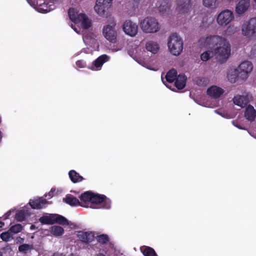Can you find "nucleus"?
Returning a JSON list of instances; mask_svg holds the SVG:
<instances>
[{
	"mask_svg": "<svg viewBox=\"0 0 256 256\" xmlns=\"http://www.w3.org/2000/svg\"><path fill=\"white\" fill-rule=\"evenodd\" d=\"M200 44L209 47L213 50H207L200 56L202 61H207L215 56L221 63L226 62L230 54V45L225 38L218 36H210L206 38H201L199 40Z\"/></svg>",
	"mask_w": 256,
	"mask_h": 256,
	"instance_id": "1",
	"label": "nucleus"
},
{
	"mask_svg": "<svg viewBox=\"0 0 256 256\" xmlns=\"http://www.w3.org/2000/svg\"><path fill=\"white\" fill-rule=\"evenodd\" d=\"M168 46L170 53L178 56L183 50V41L176 33H173L168 38Z\"/></svg>",
	"mask_w": 256,
	"mask_h": 256,
	"instance_id": "2",
	"label": "nucleus"
},
{
	"mask_svg": "<svg viewBox=\"0 0 256 256\" xmlns=\"http://www.w3.org/2000/svg\"><path fill=\"white\" fill-rule=\"evenodd\" d=\"M140 27L146 33H155L160 30L158 20L152 17H146L140 23Z\"/></svg>",
	"mask_w": 256,
	"mask_h": 256,
	"instance_id": "3",
	"label": "nucleus"
},
{
	"mask_svg": "<svg viewBox=\"0 0 256 256\" xmlns=\"http://www.w3.org/2000/svg\"><path fill=\"white\" fill-rule=\"evenodd\" d=\"M242 32L244 36H256V18L246 21L242 26Z\"/></svg>",
	"mask_w": 256,
	"mask_h": 256,
	"instance_id": "4",
	"label": "nucleus"
},
{
	"mask_svg": "<svg viewBox=\"0 0 256 256\" xmlns=\"http://www.w3.org/2000/svg\"><path fill=\"white\" fill-rule=\"evenodd\" d=\"M234 19V14L230 10H225L220 12L218 16L216 21L221 26H226Z\"/></svg>",
	"mask_w": 256,
	"mask_h": 256,
	"instance_id": "5",
	"label": "nucleus"
},
{
	"mask_svg": "<svg viewBox=\"0 0 256 256\" xmlns=\"http://www.w3.org/2000/svg\"><path fill=\"white\" fill-rule=\"evenodd\" d=\"M116 24V22H112L110 25L104 26L102 29L104 36L112 42H115L116 38V32L114 30Z\"/></svg>",
	"mask_w": 256,
	"mask_h": 256,
	"instance_id": "6",
	"label": "nucleus"
},
{
	"mask_svg": "<svg viewBox=\"0 0 256 256\" xmlns=\"http://www.w3.org/2000/svg\"><path fill=\"white\" fill-rule=\"evenodd\" d=\"M253 68L252 64L248 61L245 60L242 62L237 68L240 72V77L242 80H246L248 76V74L252 71Z\"/></svg>",
	"mask_w": 256,
	"mask_h": 256,
	"instance_id": "7",
	"label": "nucleus"
},
{
	"mask_svg": "<svg viewBox=\"0 0 256 256\" xmlns=\"http://www.w3.org/2000/svg\"><path fill=\"white\" fill-rule=\"evenodd\" d=\"M112 0H96L94 10L100 16H104L112 4Z\"/></svg>",
	"mask_w": 256,
	"mask_h": 256,
	"instance_id": "8",
	"label": "nucleus"
},
{
	"mask_svg": "<svg viewBox=\"0 0 256 256\" xmlns=\"http://www.w3.org/2000/svg\"><path fill=\"white\" fill-rule=\"evenodd\" d=\"M122 28L124 32L131 36H134L138 33V25L130 20L124 22Z\"/></svg>",
	"mask_w": 256,
	"mask_h": 256,
	"instance_id": "9",
	"label": "nucleus"
},
{
	"mask_svg": "<svg viewBox=\"0 0 256 256\" xmlns=\"http://www.w3.org/2000/svg\"><path fill=\"white\" fill-rule=\"evenodd\" d=\"M48 202L43 198H38L34 200H30L29 204L32 208L40 210L46 207Z\"/></svg>",
	"mask_w": 256,
	"mask_h": 256,
	"instance_id": "10",
	"label": "nucleus"
},
{
	"mask_svg": "<svg viewBox=\"0 0 256 256\" xmlns=\"http://www.w3.org/2000/svg\"><path fill=\"white\" fill-rule=\"evenodd\" d=\"M77 236L80 240L86 243L89 244L94 240V234L91 232L79 231L78 232Z\"/></svg>",
	"mask_w": 256,
	"mask_h": 256,
	"instance_id": "11",
	"label": "nucleus"
},
{
	"mask_svg": "<svg viewBox=\"0 0 256 256\" xmlns=\"http://www.w3.org/2000/svg\"><path fill=\"white\" fill-rule=\"evenodd\" d=\"M176 10L180 13L187 12L191 7L190 0H176Z\"/></svg>",
	"mask_w": 256,
	"mask_h": 256,
	"instance_id": "12",
	"label": "nucleus"
},
{
	"mask_svg": "<svg viewBox=\"0 0 256 256\" xmlns=\"http://www.w3.org/2000/svg\"><path fill=\"white\" fill-rule=\"evenodd\" d=\"M206 92L208 95L214 98H218L224 92V90L220 87L213 86L207 90Z\"/></svg>",
	"mask_w": 256,
	"mask_h": 256,
	"instance_id": "13",
	"label": "nucleus"
},
{
	"mask_svg": "<svg viewBox=\"0 0 256 256\" xmlns=\"http://www.w3.org/2000/svg\"><path fill=\"white\" fill-rule=\"evenodd\" d=\"M250 6V2L248 0H241L236 4V12L238 14H242L247 10Z\"/></svg>",
	"mask_w": 256,
	"mask_h": 256,
	"instance_id": "14",
	"label": "nucleus"
},
{
	"mask_svg": "<svg viewBox=\"0 0 256 256\" xmlns=\"http://www.w3.org/2000/svg\"><path fill=\"white\" fill-rule=\"evenodd\" d=\"M63 202L70 206H85L84 204H80V201L76 198L70 194H68L66 197L63 198Z\"/></svg>",
	"mask_w": 256,
	"mask_h": 256,
	"instance_id": "15",
	"label": "nucleus"
},
{
	"mask_svg": "<svg viewBox=\"0 0 256 256\" xmlns=\"http://www.w3.org/2000/svg\"><path fill=\"white\" fill-rule=\"evenodd\" d=\"M81 22L82 27L84 29H88L92 26L90 20L88 16L83 13L79 14L78 23Z\"/></svg>",
	"mask_w": 256,
	"mask_h": 256,
	"instance_id": "16",
	"label": "nucleus"
},
{
	"mask_svg": "<svg viewBox=\"0 0 256 256\" xmlns=\"http://www.w3.org/2000/svg\"><path fill=\"white\" fill-rule=\"evenodd\" d=\"M186 78L183 74L178 75L175 80L176 87L178 90L183 89L186 86Z\"/></svg>",
	"mask_w": 256,
	"mask_h": 256,
	"instance_id": "17",
	"label": "nucleus"
},
{
	"mask_svg": "<svg viewBox=\"0 0 256 256\" xmlns=\"http://www.w3.org/2000/svg\"><path fill=\"white\" fill-rule=\"evenodd\" d=\"M92 192L87 191L82 194L80 196V204H84V207H88V204H90V200L92 198Z\"/></svg>",
	"mask_w": 256,
	"mask_h": 256,
	"instance_id": "18",
	"label": "nucleus"
},
{
	"mask_svg": "<svg viewBox=\"0 0 256 256\" xmlns=\"http://www.w3.org/2000/svg\"><path fill=\"white\" fill-rule=\"evenodd\" d=\"M244 116L250 122L254 120L256 117V111L252 106L249 105L248 106L244 112Z\"/></svg>",
	"mask_w": 256,
	"mask_h": 256,
	"instance_id": "19",
	"label": "nucleus"
},
{
	"mask_svg": "<svg viewBox=\"0 0 256 256\" xmlns=\"http://www.w3.org/2000/svg\"><path fill=\"white\" fill-rule=\"evenodd\" d=\"M109 60V57L106 54H102L98 57L93 62L94 66L97 70L100 68L102 64Z\"/></svg>",
	"mask_w": 256,
	"mask_h": 256,
	"instance_id": "20",
	"label": "nucleus"
},
{
	"mask_svg": "<svg viewBox=\"0 0 256 256\" xmlns=\"http://www.w3.org/2000/svg\"><path fill=\"white\" fill-rule=\"evenodd\" d=\"M234 103L238 106L244 107L248 102L246 98L244 96L237 95L233 98Z\"/></svg>",
	"mask_w": 256,
	"mask_h": 256,
	"instance_id": "21",
	"label": "nucleus"
},
{
	"mask_svg": "<svg viewBox=\"0 0 256 256\" xmlns=\"http://www.w3.org/2000/svg\"><path fill=\"white\" fill-rule=\"evenodd\" d=\"M228 78L231 83H234L238 78H240V72L237 68L229 71L228 74Z\"/></svg>",
	"mask_w": 256,
	"mask_h": 256,
	"instance_id": "22",
	"label": "nucleus"
},
{
	"mask_svg": "<svg viewBox=\"0 0 256 256\" xmlns=\"http://www.w3.org/2000/svg\"><path fill=\"white\" fill-rule=\"evenodd\" d=\"M146 48L148 51L155 54L158 52L159 50V46L156 42L150 40L146 42Z\"/></svg>",
	"mask_w": 256,
	"mask_h": 256,
	"instance_id": "23",
	"label": "nucleus"
},
{
	"mask_svg": "<svg viewBox=\"0 0 256 256\" xmlns=\"http://www.w3.org/2000/svg\"><path fill=\"white\" fill-rule=\"evenodd\" d=\"M68 176L71 181L74 183H77L84 180V178L74 170H70L68 172Z\"/></svg>",
	"mask_w": 256,
	"mask_h": 256,
	"instance_id": "24",
	"label": "nucleus"
},
{
	"mask_svg": "<svg viewBox=\"0 0 256 256\" xmlns=\"http://www.w3.org/2000/svg\"><path fill=\"white\" fill-rule=\"evenodd\" d=\"M140 250L144 256H158L154 250L150 246H142L140 248Z\"/></svg>",
	"mask_w": 256,
	"mask_h": 256,
	"instance_id": "25",
	"label": "nucleus"
},
{
	"mask_svg": "<svg viewBox=\"0 0 256 256\" xmlns=\"http://www.w3.org/2000/svg\"><path fill=\"white\" fill-rule=\"evenodd\" d=\"M54 224H58L62 226L69 224L68 220L65 217L58 214H54Z\"/></svg>",
	"mask_w": 256,
	"mask_h": 256,
	"instance_id": "26",
	"label": "nucleus"
},
{
	"mask_svg": "<svg viewBox=\"0 0 256 256\" xmlns=\"http://www.w3.org/2000/svg\"><path fill=\"white\" fill-rule=\"evenodd\" d=\"M177 72L174 68L170 70L166 75V82L172 83L176 80L178 75Z\"/></svg>",
	"mask_w": 256,
	"mask_h": 256,
	"instance_id": "27",
	"label": "nucleus"
},
{
	"mask_svg": "<svg viewBox=\"0 0 256 256\" xmlns=\"http://www.w3.org/2000/svg\"><path fill=\"white\" fill-rule=\"evenodd\" d=\"M68 14L70 20L75 24L78 23L79 14H78L74 8H70L68 10Z\"/></svg>",
	"mask_w": 256,
	"mask_h": 256,
	"instance_id": "28",
	"label": "nucleus"
},
{
	"mask_svg": "<svg viewBox=\"0 0 256 256\" xmlns=\"http://www.w3.org/2000/svg\"><path fill=\"white\" fill-rule=\"evenodd\" d=\"M38 221L42 224H54V214L43 216L39 218Z\"/></svg>",
	"mask_w": 256,
	"mask_h": 256,
	"instance_id": "29",
	"label": "nucleus"
},
{
	"mask_svg": "<svg viewBox=\"0 0 256 256\" xmlns=\"http://www.w3.org/2000/svg\"><path fill=\"white\" fill-rule=\"evenodd\" d=\"M202 2L204 6L211 9L216 8L219 4L218 0H202Z\"/></svg>",
	"mask_w": 256,
	"mask_h": 256,
	"instance_id": "30",
	"label": "nucleus"
},
{
	"mask_svg": "<svg viewBox=\"0 0 256 256\" xmlns=\"http://www.w3.org/2000/svg\"><path fill=\"white\" fill-rule=\"evenodd\" d=\"M90 204H100L104 201V195L96 194L92 192Z\"/></svg>",
	"mask_w": 256,
	"mask_h": 256,
	"instance_id": "31",
	"label": "nucleus"
},
{
	"mask_svg": "<svg viewBox=\"0 0 256 256\" xmlns=\"http://www.w3.org/2000/svg\"><path fill=\"white\" fill-rule=\"evenodd\" d=\"M50 232L55 236H60L64 233V230L60 226H54L50 228Z\"/></svg>",
	"mask_w": 256,
	"mask_h": 256,
	"instance_id": "32",
	"label": "nucleus"
},
{
	"mask_svg": "<svg viewBox=\"0 0 256 256\" xmlns=\"http://www.w3.org/2000/svg\"><path fill=\"white\" fill-rule=\"evenodd\" d=\"M195 84L199 86H206L208 84L209 80L204 77H196L194 80Z\"/></svg>",
	"mask_w": 256,
	"mask_h": 256,
	"instance_id": "33",
	"label": "nucleus"
},
{
	"mask_svg": "<svg viewBox=\"0 0 256 256\" xmlns=\"http://www.w3.org/2000/svg\"><path fill=\"white\" fill-rule=\"evenodd\" d=\"M96 240L100 244H106L109 241L108 236L106 234H102L97 236L96 237Z\"/></svg>",
	"mask_w": 256,
	"mask_h": 256,
	"instance_id": "34",
	"label": "nucleus"
},
{
	"mask_svg": "<svg viewBox=\"0 0 256 256\" xmlns=\"http://www.w3.org/2000/svg\"><path fill=\"white\" fill-rule=\"evenodd\" d=\"M23 226L21 224H16L12 226L8 231L10 233L17 234L21 232L22 230Z\"/></svg>",
	"mask_w": 256,
	"mask_h": 256,
	"instance_id": "35",
	"label": "nucleus"
},
{
	"mask_svg": "<svg viewBox=\"0 0 256 256\" xmlns=\"http://www.w3.org/2000/svg\"><path fill=\"white\" fill-rule=\"evenodd\" d=\"M26 216V212L24 210H20L18 213H16V218L18 222H22L24 221Z\"/></svg>",
	"mask_w": 256,
	"mask_h": 256,
	"instance_id": "36",
	"label": "nucleus"
},
{
	"mask_svg": "<svg viewBox=\"0 0 256 256\" xmlns=\"http://www.w3.org/2000/svg\"><path fill=\"white\" fill-rule=\"evenodd\" d=\"M9 232L10 231L8 230V232H4L0 234V236L2 240L8 242L10 240L12 236Z\"/></svg>",
	"mask_w": 256,
	"mask_h": 256,
	"instance_id": "37",
	"label": "nucleus"
},
{
	"mask_svg": "<svg viewBox=\"0 0 256 256\" xmlns=\"http://www.w3.org/2000/svg\"><path fill=\"white\" fill-rule=\"evenodd\" d=\"M110 201L107 200L105 196H104V201L101 203L102 204V208L106 209H108L110 208Z\"/></svg>",
	"mask_w": 256,
	"mask_h": 256,
	"instance_id": "38",
	"label": "nucleus"
},
{
	"mask_svg": "<svg viewBox=\"0 0 256 256\" xmlns=\"http://www.w3.org/2000/svg\"><path fill=\"white\" fill-rule=\"evenodd\" d=\"M30 248V246L28 244H21L18 247V250L26 253Z\"/></svg>",
	"mask_w": 256,
	"mask_h": 256,
	"instance_id": "39",
	"label": "nucleus"
},
{
	"mask_svg": "<svg viewBox=\"0 0 256 256\" xmlns=\"http://www.w3.org/2000/svg\"><path fill=\"white\" fill-rule=\"evenodd\" d=\"M76 66L79 68H84L86 67V63L84 60H78L76 62Z\"/></svg>",
	"mask_w": 256,
	"mask_h": 256,
	"instance_id": "40",
	"label": "nucleus"
},
{
	"mask_svg": "<svg viewBox=\"0 0 256 256\" xmlns=\"http://www.w3.org/2000/svg\"><path fill=\"white\" fill-rule=\"evenodd\" d=\"M236 32V28L234 26H230L226 30V33L228 34H234Z\"/></svg>",
	"mask_w": 256,
	"mask_h": 256,
	"instance_id": "41",
	"label": "nucleus"
},
{
	"mask_svg": "<svg viewBox=\"0 0 256 256\" xmlns=\"http://www.w3.org/2000/svg\"><path fill=\"white\" fill-rule=\"evenodd\" d=\"M232 124H234L235 126L237 127L238 128H240V129H244V128H242L240 126V124L238 123V122H237V121H234V120L232 121Z\"/></svg>",
	"mask_w": 256,
	"mask_h": 256,
	"instance_id": "42",
	"label": "nucleus"
},
{
	"mask_svg": "<svg viewBox=\"0 0 256 256\" xmlns=\"http://www.w3.org/2000/svg\"><path fill=\"white\" fill-rule=\"evenodd\" d=\"M56 190L52 188L50 191L49 192L48 194L50 196H52L54 195V192H55Z\"/></svg>",
	"mask_w": 256,
	"mask_h": 256,
	"instance_id": "43",
	"label": "nucleus"
},
{
	"mask_svg": "<svg viewBox=\"0 0 256 256\" xmlns=\"http://www.w3.org/2000/svg\"><path fill=\"white\" fill-rule=\"evenodd\" d=\"M10 212H8L7 213H6L4 215V220H5V219H6L8 218V217L10 215Z\"/></svg>",
	"mask_w": 256,
	"mask_h": 256,
	"instance_id": "44",
	"label": "nucleus"
},
{
	"mask_svg": "<svg viewBox=\"0 0 256 256\" xmlns=\"http://www.w3.org/2000/svg\"><path fill=\"white\" fill-rule=\"evenodd\" d=\"M94 256H106L102 253H98V254H96Z\"/></svg>",
	"mask_w": 256,
	"mask_h": 256,
	"instance_id": "45",
	"label": "nucleus"
},
{
	"mask_svg": "<svg viewBox=\"0 0 256 256\" xmlns=\"http://www.w3.org/2000/svg\"><path fill=\"white\" fill-rule=\"evenodd\" d=\"M52 256H63L61 254L54 253V254Z\"/></svg>",
	"mask_w": 256,
	"mask_h": 256,
	"instance_id": "46",
	"label": "nucleus"
},
{
	"mask_svg": "<svg viewBox=\"0 0 256 256\" xmlns=\"http://www.w3.org/2000/svg\"><path fill=\"white\" fill-rule=\"evenodd\" d=\"M35 228H36V226H35L34 225V224H32V225L30 226V229L31 230H34V229H35Z\"/></svg>",
	"mask_w": 256,
	"mask_h": 256,
	"instance_id": "47",
	"label": "nucleus"
},
{
	"mask_svg": "<svg viewBox=\"0 0 256 256\" xmlns=\"http://www.w3.org/2000/svg\"><path fill=\"white\" fill-rule=\"evenodd\" d=\"M4 225V223L2 221H0V228H2V226Z\"/></svg>",
	"mask_w": 256,
	"mask_h": 256,
	"instance_id": "48",
	"label": "nucleus"
},
{
	"mask_svg": "<svg viewBox=\"0 0 256 256\" xmlns=\"http://www.w3.org/2000/svg\"><path fill=\"white\" fill-rule=\"evenodd\" d=\"M2 137V132H1L0 131V142H1Z\"/></svg>",
	"mask_w": 256,
	"mask_h": 256,
	"instance_id": "49",
	"label": "nucleus"
},
{
	"mask_svg": "<svg viewBox=\"0 0 256 256\" xmlns=\"http://www.w3.org/2000/svg\"><path fill=\"white\" fill-rule=\"evenodd\" d=\"M44 12H48V10L47 8H46L45 10H44Z\"/></svg>",
	"mask_w": 256,
	"mask_h": 256,
	"instance_id": "50",
	"label": "nucleus"
},
{
	"mask_svg": "<svg viewBox=\"0 0 256 256\" xmlns=\"http://www.w3.org/2000/svg\"><path fill=\"white\" fill-rule=\"evenodd\" d=\"M2 256V252L0 251V256Z\"/></svg>",
	"mask_w": 256,
	"mask_h": 256,
	"instance_id": "51",
	"label": "nucleus"
},
{
	"mask_svg": "<svg viewBox=\"0 0 256 256\" xmlns=\"http://www.w3.org/2000/svg\"><path fill=\"white\" fill-rule=\"evenodd\" d=\"M74 30L77 32L78 33V32L77 31L76 29V28H74Z\"/></svg>",
	"mask_w": 256,
	"mask_h": 256,
	"instance_id": "52",
	"label": "nucleus"
},
{
	"mask_svg": "<svg viewBox=\"0 0 256 256\" xmlns=\"http://www.w3.org/2000/svg\"><path fill=\"white\" fill-rule=\"evenodd\" d=\"M26 0L28 2H29V3H30V1L31 0Z\"/></svg>",
	"mask_w": 256,
	"mask_h": 256,
	"instance_id": "53",
	"label": "nucleus"
},
{
	"mask_svg": "<svg viewBox=\"0 0 256 256\" xmlns=\"http://www.w3.org/2000/svg\"><path fill=\"white\" fill-rule=\"evenodd\" d=\"M254 2H256V0H254Z\"/></svg>",
	"mask_w": 256,
	"mask_h": 256,
	"instance_id": "54",
	"label": "nucleus"
}]
</instances>
